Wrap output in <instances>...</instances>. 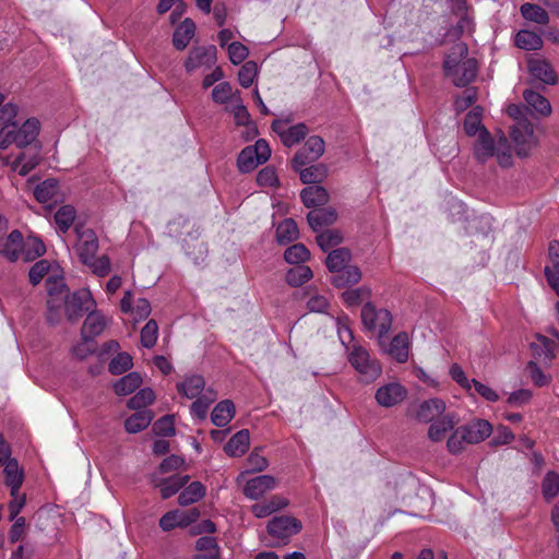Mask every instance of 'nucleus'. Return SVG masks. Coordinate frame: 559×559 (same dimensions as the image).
<instances>
[{
    "mask_svg": "<svg viewBox=\"0 0 559 559\" xmlns=\"http://www.w3.org/2000/svg\"><path fill=\"white\" fill-rule=\"evenodd\" d=\"M4 466V483L10 487V495L20 491L24 481V472L20 468L16 460H10Z\"/></svg>",
    "mask_w": 559,
    "mask_h": 559,
    "instance_id": "cd10ccee",
    "label": "nucleus"
},
{
    "mask_svg": "<svg viewBox=\"0 0 559 559\" xmlns=\"http://www.w3.org/2000/svg\"><path fill=\"white\" fill-rule=\"evenodd\" d=\"M284 259L289 264H301L310 259V251L304 243H295L285 250Z\"/></svg>",
    "mask_w": 559,
    "mask_h": 559,
    "instance_id": "8fccbe9b",
    "label": "nucleus"
},
{
    "mask_svg": "<svg viewBox=\"0 0 559 559\" xmlns=\"http://www.w3.org/2000/svg\"><path fill=\"white\" fill-rule=\"evenodd\" d=\"M255 180L260 187H276L278 185L276 171L272 166L262 168L258 173Z\"/></svg>",
    "mask_w": 559,
    "mask_h": 559,
    "instance_id": "338daca9",
    "label": "nucleus"
},
{
    "mask_svg": "<svg viewBox=\"0 0 559 559\" xmlns=\"http://www.w3.org/2000/svg\"><path fill=\"white\" fill-rule=\"evenodd\" d=\"M523 97L527 104V107L540 116H548L551 114V106L549 100L542 96L539 93L532 90H526Z\"/></svg>",
    "mask_w": 559,
    "mask_h": 559,
    "instance_id": "72a5a7b5",
    "label": "nucleus"
},
{
    "mask_svg": "<svg viewBox=\"0 0 559 559\" xmlns=\"http://www.w3.org/2000/svg\"><path fill=\"white\" fill-rule=\"evenodd\" d=\"M317 243L322 251H329L330 249L340 245L343 240L341 233L336 229H328L317 235Z\"/></svg>",
    "mask_w": 559,
    "mask_h": 559,
    "instance_id": "864d4df0",
    "label": "nucleus"
},
{
    "mask_svg": "<svg viewBox=\"0 0 559 559\" xmlns=\"http://www.w3.org/2000/svg\"><path fill=\"white\" fill-rule=\"evenodd\" d=\"M153 420V413L148 409L136 411L124 421V428L129 433H138L144 430Z\"/></svg>",
    "mask_w": 559,
    "mask_h": 559,
    "instance_id": "473e14b6",
    "label": "nucleus"
},
{
    "mask_svg": "<svg viewBox=\"0 0 559 559\" xmlns=\"http://www.w3.org/2000/svg\"><path fill=\"white\" fill-rule=\"evenodd\" d=\"M142 383V378L138 372H129L118 380L114 390L117 395H128L133 393Z\"/></svg>",
    "mask_w": 559,
    "mask_h": 559,
    "instance_id": "ea45409f",
    "label": "nucleus"
},
{
    "mask_svg": "<svg viewBox=\"0 0 559 559\" xmlns=\"http://www.w3.org/2000/svg\"><path fill=\"white\" fill-rule=\"evenodd\" d=\"M492 427L489 421L485 419H475L460 428H456V439L460 438V443L467 444L479 443L490 436Z\"/></svg>",
    "mask_w": 559,
    "mask_h": 559,
    "instance_id": "6e6552de",
    "label": "nucleus"
},
{
    "mask_svg": "<svg viewBox=\"0 0 559 559\" xmlns=\"http://www.w3.org/2000/svg\"><path fill=\"white\" fill-rule=\"evenodd\" d=\"M515 44L519 48L525 50H537L543 47V39L539 35L531 31H520L515 37Z\"/></svg>",
    "mask_w": 559,
    "mask_h": 559,
    "instance_id": "79ce46f5",
    "label": "nucleus"
},
{
    "mask_svg": "<svg viewBox=\"0 0 559 559\" xmlns=\"http://www.w3.org/2000/svg\"><path fill=\"white\" fill-rule=\"evenodd\" d=\"M5 96L0 94V123L9 127H16L14 122L17 116V106L12 103L4 104Z\"/></svg>",
    "mask_w": 559,
    "mask_h": 559,
    "instance_id": "13d9d810",
    "label": "nucleus"
},
{
    "mask_svg": "<svg viewBox=\"0 0 559 559\" xmlns=\"http://www.w3.org/2000/svg\"><path fill=\"white\" fill-rule=\"evenodd\" d=\"M258 74V66L254 61H247L242 64L238 73L239 84L248 88L254 81Z\"/></svg>",
    "mask_w": 559,
    "mask_h": 559,
    "instance_id": "e2e57ef3",
    "label": "nucleus"
},
{
    "mask_svg": "<svg viewBox=\"0 0 559 559\" xmlns=\"http://www.w3.org/2000/svg\"><path fill=\"white\" fill-rule=\"evenodd\" d=\"M84 265L88 266L94 274L99 277H105L110 272V260L107 255H92L90 261L85 260L82 262Z\"/></svg>",
    "mask_w": 559,
    "mask_h": 559,
    "instance_id": "5fc2aeb1",
    "label": "nucleus"
},
{
    "mask_svg": "<svg viewBox=\"0 0 559 559\" xmlns=\"http://www.w3.org/2000/svg\"><path fill=\"white\" fill-rule=\"evenodd\" d=\"M95 308L96 302L91 292L88 289H79L73 294H69L63 299L62 312L64 311L69 321H74Z\"/></svg>",
    "mask_w": 559,
    "mask_h": 559,
    "instance_id": "20e7f679",
    "label": "nucleus"
},
{
    "mask_svg": "<svg viewBox=\"0 0 559 559\" xmlns=\"http://www.w3.org/2000/svg\"><path fill=\"white\" fill-rule=\"evenodd\" d=\"M456 383H459L463 389L466 391H471L472 388L485 400L489 402H497L499 400V395L496 391H493L491 388L478 382L475 379H467V377L464 374V371L456 366Z\"/></svg>",
    "mask_w": 559,
    "mask_h": 559,
    "instance_id": "dca6fc26",
    "label": "nucleus"
},
{
    "mask_svg": "<svg viewBox=\"0 0 559 559\" xmlns=\"http://www.w3.org/2000/svg\"><path fill=\"white\" fill-rule=\"evenodd\" d=\"M24 238L21 231L12 230L3 243L0 245V254L11 262L19 259L20 253H24Z\"/></svg>",
    "mask_w": 559,
    "mask_h": 559,
    "instance_id": "4468645a",
    "label": "nucleus"
},
{
    "mask_svg": "<svg viewBox=\"0 0 559 559\" xmlns=\"http://www.w3.org/2000/svg\"><path fill=\"white\" fill-rule=\"evenodd\" d=\"M309 130L308 127L300 122L292 126L282 133V142L285 146L290 147L306 138Z\"/></svg>",
    "mask_w": 559,
    "mask_h": 559,
    "instance_id": "c03bdc74",
    "label": "nucleus"
},
{
    "mask_svg": "<svg viewBox=\"0 0 559 559\" xmlns=\"http://www.w3.org/2000/svg\"><path fill=\"white\" fill-rule=\"evenodd\" d=\"M454 428V420L452 417H444L440 420L433 421L428 431V436L432 441H441L445 438V433Z\"/></svg>",
    "mask_w": 559,
    "mask_h": 559,
    "instance_id": "09e8293b",
    "label": "nucleus"
},
{
    "mask_svg": "<svg viewBox=\"0 0 559 559\" xmlns=\"http://www.w3.org/2000/svg\"><path fill=\"white\" fill-rule=\"evenodd\" d=\"M407 396V390L397 382L380 386L374 395L377 403L383 407H393L402 403Z\"/></svg>",
    "mask_w": 559,
    "mask_h": 559,
    "instance_id": "9d476101",
    "label": "nucleus"
},
{
    "mask_svg": "<svg viewBox=\"0 0 559 559\" xmlns=\"http://www.w3.org/2000/svg\"><path fill=\"white\" fill-rule=\"evenodd\" d=\"M521 13L524 19L538 24H547L549 22L548 12L537 4L524 3L521 7Z\"/></svg>",
    "mask_w": 559,
    "mask_h": 559,
    "instance_id": "3c124183",
    "label": "nucleus"
},
{
    "mask_svg": "<svg viewBox=\"0 0 559 559\" xmlns=\"http://www.w3.org/2000/svg\"><path fill=\"white\" fill-rule=\"evenodd\" d=\"M74 231L78 237L75 250L80 258V261H90L92 255H96L99 243L96 233L92 228H83L81 224L75 225Z\"/></svg>",
    "mask_w": 559,
    "mask_h": 559,
    "instance_id": "1a4fd4ad",
    "label": "nucleus"
},
{
    "mask_svg": "<svg viewBox=\"0 0 559 559\" xmlns=\"http://www.w3.org/2000/svg\"><path fill=\"white\" fill-rule=\"evenodd\" d=\"M39 163L38 151L35 152L32 156L27 158L25 152L20 153L14 160L15 168H19V174L21 176H26L31 170H33Z\"/></svg>",
    "mask_w": 559,
    "mask_h": 559,
    "instance_id": "4d7b16f0",
    "label": "nucleus"
},
{
    "mask_svg": "<svg viewBox=\"0 0 559 559\" xmlns=\"http://www.w3.org/2000/svg\"><path fill=\"white\" fill-rule=\"evenodd\" d=\"M554 341L544 335H537L536 341L531 343L532 359L536 360L540 366L549 367L555 358Z\"/></svg>",
    "mask_w": 559,
    "mask_h": 559,
    "instance_id": "9b49d317",
    "label": "nucleus"
},
{
    "mask_svg": "<svg viewBox=\"0 0 559 559\" xmlns=\"http://www.w3.org/2000/svg\"><path fill=\"white\" fill-rule=\"evenodd\" d=\"M50 270V263L43 259L37 261L29 270L28 278L33 286H36L41 282L45 275L48 274Z\"/></svg>",
    "mask_w": 559,
    "mask_h": 559,
    "instance_id": "69168bd1",
    "label": "nucleus"
},
{
    "mask_svg": "<svg viewBox=\"0 0 559 559\" xmlns=\"http://www.w3.org/2000/svg\"><path fill=\"white\" fill-rule=\"evenodd\" d=\"M235 405L230 400H224L216 404L212 414L211 420L216 427H225L235 416Z\"/></svg>",
    "mask_w": 559,
    "mask_h": 559,
    "instance_id": "c85d7f7f",
    "label": "nucleus"
},
{
    "mask_svg": "<svg viewBox=\"0 0 559 559\" xmlns=\"http://www.w3.org/2000/svg\"><path fill=\"white\" fill-rule=\"evenodd\" d=\"M361 280L360 269L356 265H347L331 277V283L337 287L343 288L357 284Z\"/></svg>",
    "mask_w": 559,
    "mask_h": 559,
    "instance_id": "c756f323",
    "label": "nucleus"
},
{
    "mask_svg": "<svg viewBox=\"0 0 559 559\" xmlns=\"http://www.w3.org/2000/svg\"><path fill=\"white\" fill-rule=\"evenodd\" d=\"M299 230L293 218H286L276 227V240L281 245L289 243L298 238Z\"/></svg>",
    "mask_w": 559,
    "mask_h": 559,
    "instance_id": "4c0bfd02",
    "label": "nucleus"
},
{
    "mask_svg": "<svg viewBox=\"0 0 559 559\" xmlns=\"http://www.w3.org/2000/svg\"><path fill=\"white\" fill-rule=\"evenodd\" d=\"M195 33V24L191 19H186L173 34V45L177 50H183L189 45Z\"/></svg>",
    "mask_w": 559,
    "mask_h": 559,
    "instance_id": "393cba45",
    "label": "nucleus"
},
{
    "mask_svg": "<svg viewBox=\"0 0 559 559\" xmlns=\"http://www.w3.org/2000/svg\"><path fill=\"white\" fill-rule=\"evenodd\" d=\"M205 388V380L202 376L193 374L187 377L182 382L176 384L177 392L187 399H197Z\"/></svg>",
    "mask_w": 559,
    "mask_h": 559,
    "instance_id": "b1692460",
    "label": "nucleus"
},
{
    "mask_svg": "<svg viewBox=\"0 0 559 559\" xmlns=\"http://www.w3.org/2000/svg\"><path fill=\"white\" fill-rule=\"evenodd\" d=\"M361 321L370 332H377L379 343L383 346L384 337L391 330L393 317L388 309L378 308L372 302H366L361 309Z\"/></svg>",
    "mask_w": 559,
    "mask_h": 559,
    "instance_id": "f257e3e1",
    "label": "nucleus"
},
{
    "mask_svg": "<svg viewBox=\"0 0 559 559\" xmlns=\"http://www.w3.org/2000/svg\"><path fill=\"white\" fill-rule=\"evenodd\" d=\"M495 140L487 129H483V133L477 135L474 145V154L477 160L485 163L488 158L496 154Z\"/></svg>",
    "mask_w": 559,
    "mask_h": 559,
    "instance_id": "5701e85b",
    "label": "nucleus"
},
{
    "mask_svg": "<svg viewBox=\"0 0 559 559\" xmlns=\"http://www.w3.org/2000/svg\"><path fill=\"white\" fill-rule=\"evenodd\" d=\"M261 163L250 146H246L238 155L237 166L240 173L246 174L255 169Z\"/></svg>",
    "mask_w": 559,
    "mask_h": 559,
    "instance_id": "603ef678",
    "label": "nucleus"
},
{
    "mask_svg": "<svg viewBox=\"0 0 559 559\" xmlns=\"http://www.w3.org/2000/svg\"><path fill=\"white\" fill-rule=\"evenodd\" d=\"M195 549L203 552L204 559H218L219 547L213 536H202L195 543Z\"/></svg>",
    "mask_w": 559,
    "mask_h": 559,
    "instance_id": "de8ad7c7",
    "label": "nucleus"
},
{
    "mask_svg": "<svg viewBox=\"0 0 559 559\" xmlns=\"http://www.w3.org/2000/svg\"><path fill=\"white\" fill-rule=\"evenodd\" d=\"M302 528L301 522L289 515L274 516L267 523L266 531L269 535L277 538L283 544H287L292 536L298 534Z\"/></svg>",
    "mask_w": 559,
    "mask_h": 559,
    "instance_id": "39448f33",
    "label": "nucleus"
},
{
    "mask_svg": "<svg viewBox=\"0 0 559 559\" xmlns=\"http://www.w3.org/2000/svg\"><path fill=\"white\" fill-rule=\"evenodd\" d=\"M46 288L48 292L47 321L50 325H56L62 318L63 299L70 293L61 277L49 276L46 281Z\"/></svg>",
    "mask_w": 559,
    "mask_h": 559,
    "instance_id": "7ed1b4c3",
    "label": "nucleus"
},
{
    "mask_svg": "<svg viewBox=\"0 0 559 559\" xmlns=\"http://www.w3.org/2000/svg\"><path fill=\"white\" fill-rule=\"evenodd\" d=\"M475 29L474 11L466 0H456V35H472Z\"/></svg>",
    "mask_w": 559,
    "mask_h": 559,
    "instance_id": "f8f14e48",
    "label": "nucleus"
},
{
    "mask_svg": "<svg viewBox=\"0 0 559 559\" xmlns=\"http://www.w3.org/2000/svg\"><path fill=\"white\" fill-rule=\"evenodd\" d=\"M87 317L81 329V335L84 341H92L94 337L100 335L106 326V321L103 314L94 310L87 312Z\"/></svg>",
    "mask_w": 559,
    "mask_h": 559,
    "instance_id": "6ab92c4d",
    "label": "nucleus"
},
{
    "mask_svg": "<svg viewBox=\"0 0 559 559\" xmlns=\"http://www.w3.org/2000/svg\"><path fill=\"white\" fill-rule=\"evenodd\" d=\"M478 72V62L475 58H466L456 62V85L472 82Z\"/></svg>",
    "mask_w": 559,
    "mask_h": 559,
    "instance_id": "f704fd0d",
    "label": "nucleus"
},
{
    "mask_svg": "<svg viewBox=\"0 0 559 559\" xmlns=\"http://www.w3.org/2000/svg\"><path fill=\"white\" fill-rule=\"evenodd\" d=\"M190 480L189 475L175 474L168 478L154 480L155 487L159 488L163 499H169L183 488Z\"/></svg>",
    "mask_w": 559,
    "mask_h": 559,
    "instance_id": "f3484780",
    "label": "nucleus"
},
{
    "mask_svg": "<svg viewBox=\"0 0 559 559\" xmlns=\"http://www.w3.org/2000/svg\"><path fill=\"white\" fill-rule=\"evenodd\" d=\"M337 219V213L333 207H313L307 215L309 226L318 233L322 227L332 225Z\"/></svg>",
    "mask_w": 559,
    "mask_h": 559,
    "instance_id": "a211bd4d",
    "label": "nucleus"
},
{
    "mask_svg": "<svg viewBox=\"0 0 559 559\" xmlns=\"http://www.w3.org/2000/svg\"><path fill=\"white\" fill-rule=\"evenodd\" d=\"M155 400V393L150 388L141 389L129 401L128 407L135 411H144L146 406L151 405Z\"/></svg>",
    "mask_w": 559,
    "mask_h": 559,
    "instance_id": "49530a36",
    "label": "nucleus"
},
{
    "mask_svg": "<svg viewBox=\"0 0 559 559\" xmlns=\"http://www.w3.org/2000/svg\"><path fill=\"white\" fill-rule=\"evenodd\" d=\"M312 276L313 273L309 266L299 264L287 272L286 281L292 287H298L307 283Z\"/></svg>",
    "mask_w": 559,
    "mask_h": 559,
    "instance_id": "37998d69",
    "label": "nucleus"
},
{
    "mask_svg": "<svg viewBox=\"0 0 559 559\" xmlns=\"http://www.w3.org/2000/svg\"><path fill=\"white\" fill-rule=\"evenodd\" d=\"M39 121L36 118L27 119L17 130L14 129L15 145L20 148L31 145L39 133Z\"/></svg>",
    "mask_w": 559,
    "mask_h": 559,
    "instance_id": "2eb2a0df",
    "label": "nucleus"
},
{
    "mask_svg": "<svg viewBox=\"0 0 559 559\" xmlns=\"http://www.w3.org/2000/svg\"><path fill=\"white\" fill-rule=\"evenodd\" d=\"M348 361L359 373L360 381L371 383L382 373V368L377 359L370 357L368 350L361 345H353L348 353Z\"/></svg>",
    "mask_w": 559,
    "mask_h": 559,
    "instance_id": "f03ea898",
    "label": "nucleus"
},
{
    "mask_svg": "<svg viewBox=\"0 0 559 559\" xmlns=\"http://www.w3.org/2000/svg\"><path fill=\"white\" fill-rule=\"evenodd\" d=\"M205 495V486L200 481H192L178 496L180 506H189L201 500Z\"/></svg>",
    "mask_w": 559,
    "mask_h": 559,
    "instance_id": "e433bc0d",
    "label": "nucleus"
},
{
    "mask_svg": "<svg viewBox=\"0 0 559 559\" xmlns=\"http://www.w3.org/2000/svg\"><path fill=\"white\" fill-rule=\"evenodd\" d=\"M274 487L275 478L273 476L260 475L246 483L243 487V495L251 500H257Z\"/></svg>",
    "mask_w": 559,
    "mask_h": 559,
    "instance_id": "ddd939ff",
    "label": "nucleus"
},
{
    "mask_svg": "<svg viewBox=\"0 0 559 559\" xmlns=\"http://www.w3.org/2000/svg\"><path fill=\"white\" fill-rule=\"evenodd\" d=\"M371 292L367 287L347 289L342 294V299L347 307L358 306L365 298L370 296Z\"/></svg>",
    "mask_w": 559,
    "mask_h": 559,
    "instance_id": "bf43d9fd",
    "label": "nucleus"
},
{
    "mask_svg": "<svg viewBox=\"0 0 559 559\" xmlns=\"http://www.w3.org/2000/svg\"><path fill=\"white\" fill-rule=\"evenodd\" d=\"M464 229L465 234L472 238L471 242L480 247H486L493 240L491 236V224L488 217L467 216Z\"/></svg>",
    "mask_w": 559,
    "mask_h": 559,
    "instance_id": "423d86ee",
    "label": "nucleus"
},
{
    "mask_svg": "<svg viewBox=\"0 0 559 559\" xmlns=\"http://www.w3.org/2000/svg\"><path fill=\"white\" fill-rule=\"evenodd\" d=\"M444 402L439 399H431L420 404L416 417L419 421L429 423L443 413Z\"/></svg>",
    "mask_w": 559,
    "mask_h": 559,
    "instance_id": "7c9ffc66",
    "label": "nucleus"
},
{
    "mask_svg": "<svg viewBox=\"0 0 559 559\" xmlns=\"http://www.w3.org/2000/svg\"><path fill=\"white\" fill-rule=\"evenodd\" d=\"M302 183H318L323 181L328 176V167L323 164L312 165L310 167L297 170Z\"/></svg>",
    "mask_w": 559,
    "mask_h": 559,
    "instance_id": "a19ab883",
    "label": "nucleus"
},
{
    "mask_svg": "<svg viewBox=\"0 0 559 559\" xmlns=\"http://www.w3.org/2000/svg\"><path fill=\"white\" fill-rule=\"evenodd\" d=\"M250 444V436L247 429L239 430L235 433L224 447V451L229 456H241L243 455Z\"/></svg>",
    "mask_w": 559,
    "mask_h": 559,
    "instance_id": "a878e982",
    "label": "nucleus"
},
{
    "mask_svg": "<svg viewBox=\"0 0 559 559\" xmlns=\"http://www.w3.org/2000/svg\"><path fill=\"white\" fill-rule=\"evenodd\" d=\"M542 368L547 367L540 366L536 360H530L526 366V369L530 372V378L537 386H545L551 381V377L545 374Z\"/></svg>",
    "mask_w": 559,
    "mask_h": 559,
    "instance_id": "680f3d73",
    "label": "nucleus"
},
{
    "mask_svg": "<svg viewBox=\"0 0 559 559\" xmlns=\"http://www.w3.org/2000/svg\"><path fill=\"white\" fill-rule=\"evenodd\" d=\"M528 70L533 78L545 84L554 85L557 83V74L550 63L544 59H534L528 62Z\"/></svg>",
    "mask_w": 559,
    "mask_h": 559,
    "instance_id": "412c9836",
    "label": "nucleus"
},
{
    "mask_svg": "<svg viewBox=\"0 0 559 559\" xmlns=\"http://www.w3.org/2000/svg\"><path fill=\"white\" fill-rule=\"evenodd\" d=\"M542 489L545 498H555L559 493V475L555 472H548L543 479Z\"/></svg>",
    "mask_w": 559,
    "mask_h": 559,
    "instance_id": "0e129e2a",
    "label": "nucleus"
},
{
    "mask_svg": "<svg viewBox=\"0 0 559 559\" xmlns=\"http://www.w3.org/2000/svg\"><path fill=\"white\" fill-rule=\"evenodd\" d=\"M158 325L155 320H150L141 330V344L145 348H152L157 341Z\"/></svg>",
    "mask_w": 559,
    "mask_h": 559,
    "instance_id": "052dcab7",
    "label": "nucleus"
},
{
    "mask_svg": "<svg viewBox=\"0 0 559 559\" xmlns=\"http://www.w3.org/2000/svg\"><path fill=\"white\" fill-rule=\"evenodd\" d=\"M216 62V47L198 46L193 47L185 61V69L188 73L198 69H211Z\"/></svg>",
    "mask_w": 559,
    "mask_h": 559,
    "instance_id": "0eeeda50",
    "label": "nucleus"
},
{
    "mask_svg": "<svg viewBox=\"0 0 559 559\" xmlns=\"http://www.w3.org/2000/svg\"><path fill=\"white\" fill-rule=\"evenodd\" d=\"M58 191V182L55 179H46L34 189V197L40 203L51 201Z\"/></svg>",
    "mask_w": 559,
    "mask_h": 559,
    "instance_id": "a18cd8bd",
    "label": "nucleus"
},
{
    "mask_svg": "<svg viewBox=\"0 0 559 559\" xmlns=\"http://www.w3.org/2000/svg\"><path fill=\"white\" fill-rule=\"evenodd\" d=\"M409 338L406 332L396 334L388 347L385 353L397 362H406L408 359Z\"/></svg>",
    "mask_w": 559,
    "mask_h": 559,
    "instance_id": "aec40b11",
    "label": "nucleus"
},
{
    "mask_svg": "<svg viewBox=\"0 0 559 559\" xmlns=\"http://www.w3.org/2000/svg\"><path fill=\"white\" fill-rule=\"evenodd\" d=\"M302 147L311 155L312 158L318 159L323 155L325 144L321 136L312 135L306 141Z\"/></svg>",
    "mask_w": 559,
    "mask_h": 559,
    "instance_id": "774afa93",
    "label": "nucleus"
},
{
    "mask_svg": "<svg viewBox=\"0 0 559 559\" xmlns=\"http://www.w3.org/2000/svg\"><path fill=\"white\" fill-rule=\"evenodd\" d=\"M76 217V211L74 206L67 204L60 206L55 213V223L58 227V230L62 234H66L74 223Z\"/></svg>",
    "mask_w": 559,
    "mask_h": 559,
    "instance_id": "58836bf2",
    "label": "nucleus"
},
{
    "mask_svg": "<svg viewBox=\"0 0 559 559\" xmlns=\"http://www.w3.org/2000/svg\"><path fill=\"white\" fill-rule=\"evenodd\" d=\"M483 108L474 106L464 117L463 131L467 136H476L483 133L486 127L483 123Z\"/></svg>",
    "mask_w": 559,
    "mask_h": 559,
    "instance_id": "bb28decb",
    "label": "nucleus"
},
{
    "mask_svg": "<svg viewBox=\"0 0 559 559\" xmlns=\"http://www.w3.org/2000/svg\"><path fill=\"white\" fill-rule=\"evenodd\" d=\"M510 136L518 146H530L534 143V127L528 121H519L512 127Z\"/></svg>",
    "mask_w": 559,
    "mask_h": 559,
    "instance_id": "2f4dec72",
    "label": "nucleus"
},
{
    "mask_svg": "<svg viewBox=\"0 0 559 559\" xmlns=\"http://www.w3.org/2000/svg\"><path fill=\"white\" fill-rule=\"evenodd\" d=\"M300 199L306 207H318L328 203L329 193L325 188L311 185L301 190Z\"/></svg>",
    "mask_w": 559,
    "mask_h": 559,
    "instance_id": "4be33fe9",
    "label": "nucleus"
},
{
    "mask_svg": "<svg viewBox=\"0 0 559 559\" xmlns=\"http://www.w3.org/2000/svg\"><path fill=\"white\" fill-rule=\"evenodd\" d=\"M132 367V357L128 353H119L114 357L108 366L111 374L119 376L127 372Z\"/></svg>",
    "mask_w": 559,
    "mask_h": 559,
    "instance_id": "6e6d98bb",
    "label": "nucleus"
},
{
    "mask_svg": "<svg viewBox=\"0 0 559 559\" xmlns=\"http://www.w3.org/2000/svg\"><path fill=\"white\" fill-rule=\"evenodd\" d=\"M352 254L350 251L346 248H337L332 250L326 259L325 264L330 272L336 274L342 269L347 266V263L350 261Z\"/></svg>",
    "mask_w": 559,
    "mask_h": 559,
    "instance_id": "c9c22d12",
    "label": "nucleus"
}]
</instances>
